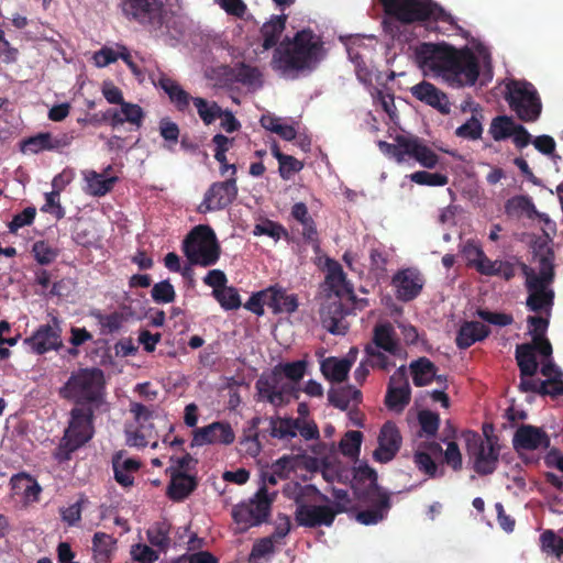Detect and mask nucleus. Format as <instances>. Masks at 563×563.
I'll list each match as a JSON object with an SVG mask.
<instances>
[{"instance_id":"f257e3e1","label":"nucleus","mask_w":563,"mask_h":563,"mask_svg":"<svg viewBox=\"0 0 563 563\" xmlns=\"http://www.w3.org/2000/svg\"><path fill=\"white\" fill-rule=\"evenodd\" d=\"M553 258L552 249H533L531 264L522 265L526 275V284L529 291L527 307L529 310L538 313L528 318L529 334L532 336L533 344H521L516 349V360L520 368L521 376H533L538 369V363L534 356V350L551 361L552 346L544 338L549 327V318L553 306L554 292L551 288L553 280Z\"/></svg>"},{"instance_id":"f03ea898","label":"nucleus","mask_w":563,"mask_h":563,"mask_svg":"<svg viewBox=\"0 0 563 563\" xmlns=\"http://www.w3.org/2000/svg\"><path fill=\"white\" fill-rule=\"evenodd\" d=\"M415 56L423 71L442 76L452 87L473 86L478 79L479 62L468 46L424 42L416 47Z\"/></svg>"},{"instance_id":"7ed1b4c3","label":"nucleus","mask_w":563,"mask_h":563,"mask_svg":"<svg viewBox=\"0 0 563 563\" xmlns=\"http://www.w3.org/2000/svg\"><path fill=\"white\" fill-rule=\"evenodd\" d=\"M323 43L310 29L286 36L275 48L272 64L283 73H298L316 68L322 58Z\"/></svg>"},{"instance_id":"20e7f679","label":"nucleus","mask_w":563,"mask_h":563,"mask_svg":"<svg viewBox=\"0 0 563 563\" xmlns=\"http://www.w3.org/2000/svg\"><path fill=\"white\" fill-rule=\"evenodd\" d=\"M385 18L383 27L393 37L398 36L400 26L416 22L441 21L456 29L454 18L432 0H379Z\"/></svg>"},{"instance_id":"39448f33","label":"nucleus","mask_w":563,"mask_h":563,"mask_svg":"<svg viewBox=\"0 0 563 563\" xmlns=\"http://www.w3.org/2000/svg\"><path fill=\"white\" fill-rule=\"evenodd\" d=\"M148 77L154 86L164 90L177 111L183 113L187 112L190 102H192L205 125H210L221 118L222 108L216 101L190 96L176 80L168 77L162 70L150 71Z\"/></svg>"},{"instance_id":"423d86ee","label":"nucleus","mask_w":563,"mask_h":563,"mask_svg":"<svg viewBox=\"0 0 563 563\" xmlns=\"http://www.w3.org/2000/svg\"><path fill=\"white\" fill-rule=\"evenodd\" d=\"M106 379L103 372L99 368H81L74 372L60 394L76 402L90 404L99 408L104 402Z\"/></svg>"},{"instance_id":"0eeeda50","label":"nucleus","mask_w":563,"mask_h":563,"mask_svg":"<svg viewBox=\"0 0 563 563\" xmlns=\"http://www.w3.org/2000/svg\"><path fill=\"white\" fill-rule=\"evenodd\" d=\"M505 99L517 117L534 122L542 111V102L536 87L526 80H511L506 86Z\"/></svg>"},{"instance_id":"6e6552de","label":"nucleus","mask_w":563,"mask_h":563,"mask_svg":"<svg viewBox=\"0 0 563 563\" xmlns=\"http://www.w3.org/2000/svg\"><path fill=\"white\" fill-rule=\"evenodd\" d=\"M374 343L375 346L369 345L365 350L371 365L383 369L396 366L390 357H401L404 352L390 324L380 323L375 327Z\"/></svg>"},{"instance_id":"1a4fd4ad","label":"nucleus","mask_w":563,"mask_h":563,"mask_svg":"<svg viewBox=\"0 0 563 563\" xmlns=\"http://www.w3.org/2000/svg\"><path fill=\"white\" fill-rule=\"evenodd\" d=\"M170 463L166 470L170 477L167 495L174 501H181L197 487V479L192 474L196 461L189 454H185L176 459L170 457Z\"/></svg>"},{"instance_id":"9d476101","label":"nucleus","mask_w":563,"mask_h":563,"mask_svg":"<svg viewBox=\"0 0 563 563\" xmlns=\"http://www.w3.org/2000/svg\"><path fill=\"white\" fill-rule=\"evenodd\" d=\"M274 496L275 494L260 487L252 498L233 507L232 517L235 523L241 526V530L258 526L268 518Z\"/></svg>"},{"instance_id":"9b49d317","label":"nucleus","mask_w":563,"mask_h":563,"mask_svg":"<svg viewBox=\"0 0 563 563\" xmlns=\"http://www.w3.org/2000/svg\"><path fill=\"white\" fill-rule=\"evenodd\" d=\"M130 411L135 424H129L125 428L126 444L137 449L145 448L150 440L157 437L154 424V418H157V415L155 416L153 410L139 402H132Z\"/></svg>"},{"instance_id":"f8f14e48","label":"nucleus","mask_w":563,"mask_h":563,"mask_svg":"<svg viewBox=\"0 0 563 563\" xmlns=\"http://www.w3.org/2000/svg\"><path fill=\"white\" fill-rule=\"evenodd\" d=\"M470 459L474 470L479 474H490L496 468L498 449L492 438L482 439L477 433H464Z\"/></svg>"},{"instance_id":"ddd939ff","label":"nucleus","mask_w":563,"mask_h":563,"mask_svg":"<svg viewBox=\"0 0 563 563\" xmlns=\"http://www.w3.org/2000/svg\"><path fill=\"white\" fill-rule=\"evenodd\" d=\"M123 13L150 31L159 30L166 12L162 0H120Z\"/></svg>"},{"instance_id":"4468645a","label":"nucleus","mask_w":563,"mask_h":563,"mask_svg":"<svg viewBox=\"0 0 563 563\" xmlns=\"http://www.w3.org/2000/svg\"><path fill=\"white\" fill-rule=\"evenodd\" d=\"M93 435L92 411L90 408L76 407L70 411L68 428L62 439V446L73 452Z\"/></svg>"},{"instance_id":"2eb2a0df","label":"nucleus","mask_w":563,"mask_h":563,"mask_svg":"<svg viewBox=\"0 0 563 563\" xmlns=\"http://www.w3.org/2000/svg\"><path fill=\"white\" fill-rule=\"evenodd\" d=\"M318 265L325 271L327 296L356 303L352 285L346 280L341 265L330 257H319Z\"/></svg>"},{"instance_id":"dca6fc26","label":"nucleus","mask_w":563,"mask_h":563,"mask_svg":"<svg viewBox=\"0 0 563 563\" xmlns=\"http://www.w3.org/2000/svg\"><path fill=\"white\" fill-rule=\"evenodd\" d=\"M541 374L545 380H534L532 376H521L520 388L523 391H538L543 395H563V372L552 362L548 361L541 366Z\"/></svg>"},{"instance_id":"f3484780","label":"nucleus","mask_w":563,"mask_h":563,"mask_svg":"<svg viewBox=\"0 0 563 563\" xmlns=\"http://www.w3.org/2000/svg\"><path fill=\"white\" fill-rule=\"evenodd\" d=\"M238 178L229 177L224 181L213 183L205 194L201 211L223 210L229 207L238 197Z\"/></svg>"},{"instance_id":"a211bd4d","label":"nucleus","mask_w":563,"mask_h":563,"mask_svg":"<svg viewBox=\"0 0 563 563\" xmlns=\"http://www.w3.org/2000/svg\"><path fill=\"white\" fill-rule=\"evenodd\" d=\"M24 344L36 354L59 350L63 346L59 320L53 317L51 323L38 327L30 338L24 340Z\"/></svg>"},{"instance_id":"6ab92c4d","label":"nucleus","mask_w":563,"mask_h":563,"mask_svg":"<svg viewBox=\"0 0 563 563\" xmlns=\"http://www.w3.org/2000/svg\"><path fill=\"white\" fill-rule=\"evenodd\" d=\"M235 440V433L227 422H212L194 431L191 446L207 444L229 445Z\"/></svg>"},{"instance_id":"aec40b11","label":"nucleus","mask_w":563,"mask_h":563,"mask_svg":"<svg viewBox=\"0 0 563 563\" xmlns=\"http://www.w3.org/2000/svg\"><path fill=\"white\" fill-rule=\"evenodd\" d=\"M410 400V386L406 377V368L400 365L391 375L386 395V406L389 410L401 412Z\"/></svg>"},{"instance_id":"412c9836","label":"nucleus","mask_w":563,"mask_h":563,"mask_svg":"<svg viewBox=\"0 0 563 563\" xmlns=\"http://www.w3.org/2000/svg\"><path fill=\"white\" fill-rule=\"evenodd\" d=\"M393 286L398 299L409 301L421 292L424 286V278L417 268L408 267L400 269L393 277Z\"/></svg>"},{"instance_id":"4be33fe9","label":"nucleus","mask_w":563,"mask_h":563,"mask_svg":"<svg viewBox=\"0 0 563 563\" xmlns=\"http://www.w3.org/2000/svg\"><path fill=\"white\" fill-rule=\"evenodd\" d=\"M512 443L516 451L522 454L547 450L550 446V438L541 428L523 424L516 430Z\"/></svg>"},{"instance_id":"5701e85b","label":"nucleus","mask_w":563,"mask_h":563,"mask_svg":"<svg viewBox=\"0 0 563 563\" xmlns=\"http://www.w3.org/2000/svg\"><path fill=\"white\" fill-rule=\"evenodd\" d=\"M320 319L323 328L332 334H344L347 330L342 300L336 297L325 296L320 308Z\"/></svg>"},{"instance_id":"b1692460","label":"nucleus","mask_w":563,"mask_h":563,"mask_svg":"<svg viewBox=\"0 0 563 563\" xmlns=\"http://www.w3.org/2000/svg\"><path fill=\"white\" fill-rule=\"evenodd\" d=\"M256 389L262 399L274 406H282L286 401V396L290 394L292 388L285 384L279 375L271 373L262 375L257 379Z\"/></svg>"},{"instance_id":"393cba45","label":"nucleus","mask_w":563,"mask_h":563,"mask_svg":"<svg viewBox=\"0 0 563 563\" xmlns=\"http://www.w3.org/2000/svg\"><path fill=\"white\" fill-rule=\"evenodd\" d=\"M367 499L371 507L366 510L360 511L356 515V519L362 525H376L387 516L390 509L389 495L375 487L368 492Z\"/></svg>"},{"instance_id":"a878e982","label":"nucleus","mask_w":563,"mask_h":563,"mask_svg":"<svg viewBox=\"0 0 563 563\" xmlns=\"http://www.w3.org/2000/svg\"><path fill=\"white\" fill-rule=\"evenodd\" d=\"M334 517L335 511L329 505L298 504L296 509V521L303 527L331 526Z\"/></svg>"},{"instance_id":"bb28decb","label":"nucleus","mask_w":563,"mask_h":563,"mask_svg":"<svg viewBox=\"0 0 563 563\" xmlns=\"http://www.w3.org/2000/svg\"><path fill=\"white\" fill-rule=\"evenodd\" d=\"M401 444V435L394 422L387 421L378 435V448L374 451V459L386 463L394 459Z\"/></svg>"},{"instance_id":"cd10ccee","label":"nucleus","mask_w":563,"mask_h":563,"mask_svg":"<svg viewBox=\"0 0 563 563\" xmlns=\"http://www.w3.org/2000/svg\"><path fill=\"white\" fill-rule=\"evenodd\" d=\"M411 95L419 101L437 109L442 114L451 111L450 102L445 92L429 81H421L410 88Z\"/></svg>"},{"instance_id":"c85d7f7f","label":"nucleus","mask_w":563,"mask_h":563,"mask_svg":"<svg viewBox=\"0 0 563 563\" xmlns=\"http://www.w3.org/2000/svg\"><path fill=\"white\" fill-rule=\"evenodd\" d=\"M468 262L474 265L477 271L486 275H500L506 279L514 276V268L509 263L501 261H490L481 249H465Z\"/></svg>"},{"instance_id":"c756f323","label":"nucleus","mask_w":563,"mask_h":563,"mask_svg":"<svg viewBox=\"0 0 563 563\" xmlns=\"http://www.w3.org/2000/svg\"><path fill=\"white\" fill-rule=\"evenodd\" d=\"M357 356V349L353 347L350 350L347 355L343 358L328 357L321 362L320 369L324 377L334 383L343 382L352 364L355 362Z\"/></svg>"},{"instance_id":"7c9ffc66","label":"nucleus","mask_w":563,"mask_h":563,"mask_svg":"<svg viewBox=\"0 0 563 563\" xmlns=\"http://www.w3.org/2000/svg\"><path fill=\"white\" fill-rule=\"evenodd\" d=\"M112 466L115 481L123 487L134 483V475L140 467V462L126 456L123 452L117 453L112 459Z\"/></svg>"},{"instance_id":"2f4dec72","label":"nucleus","mask_w":563,"mask_h":563,"mask_svg":"<svg viewBox=\"0 0 563 563\" xmlns=\"http://www.w3.org/2000/svg\"><path fill=\"white\" fill-rule=\"evenodd\" d=\"M405 147L407 156L417 161L421 166L430 169L437 166L439 156L420 137L408 135V143Z\"/></svg>"},{"instance_id":"473e14b6","label":"nucleus","mask_w":563,"mask_h":563,"mask_svg":"<svg viewBox=\"0 0 563 563\" xmlns=\"http://www.w3.org/2000/svg\"><path fill=\"white\" fill-rule=\"evenodd\" d=\"M117 539L104 532L92 537V560L95 563H110L117 552Z\"/></svg>"},{"instance_id":"72a5a7b5","label":"nucleus","mask_w":563,"mask_h":563,"mask_svg":"<svg viewBox=\"0 0 563 563\" xmlns=\"http://www.w3.org/2000/svg\"><path fill=\"white\" fill-rule=\"evenodd\" d=\"M268 308L274 313H292L298 308V298L294 294L277 287L267 288Z\"/></svg>"},{"instance_id":"f704fd0d","label":"nucleus","mask_w":563,"mask_h":563,"mask_svg":"<svg viewBox=\"0 0 563 563\" xmlns=\"http://www.w3.org/2000/svg\"><path fill=\"white\" fill-rule=\"evenodd\" d=\"M287 16L285 14L282 15H273L269 21L265 22L261 27V35L263 38V48L271 49L273 47H277V43L280 40L283 32L286 29Z\"/></svg>"},{"instance_id":"c9c22d12","label":"nucleus","mask_w":563,"mask_h":563,"mask_svg":"<svg viewBox=\"0 0 563 563\" xmlns=\"http://www.w3.org/2000/svg\"><path fill=\"white\" fill-rule=\"evenodd\" d=\"M11 485L14 494L21 495L26 503L36 501L42 490L40 484L25 473L14 475Z\"/></svg>"},{"instance_id":"e433bc0d","label":"nucleus","mask_w":563,"mask_h":563,"mask_svg":"<svg viewBox=\"0 0 563 563\" xmlns=\"http://www.w3.org/2000/svg\"><path fill=\"white\" fill-rule=\"evenodd\" d=\"M84 177L87 184L86 192L95 197L106 196L118 181L117 176L104 178L102 174L96 170H86Z\"/></svg>"},{"instance_id":"4c0bfd02","label":"nucleus","mask_w":563,"mask_h":563,"mask_svg":"<svg viewBox=\"0 0 563 563\" xmlns=\"http://www.w3.org/2000/svg\"><path fill=\"white\" fill-rule=\"evenodd\" d=\"M488 335L486 325L478 321H471L464 323L457 334L456 343L460 347L466 349L477 341L485 339Z\"/></svg>"},{"instance_id":"58836bf2","label":"nucleus","mask_w":563,"mask_h":563,"mask_svg":"<svg viewBox=\"0 0 563 563\" xmlns=\"http://www.w3.org/2000/svg\"><path fill=\"white\" fill-rule=\"evenodd\" d=\"M181 246H219V244L211 227L198 224L189 231Z\"/></svg>"},{"instance_id":"ea45409f","label":"nucleus","mask_w":563,"mask_h":563,"mask_svg":"<svg viewBox=\"0 0 563 563\" xmlns=\"http://www.w3.org/2000/svg\"><path fill=\"white\" fill-rule=\"evenodd\" d=\"M410 369L416 386L429 385L433 379L442 382V377L437 376L434 365L426 357L412 362Z\"/></svg>"},{"instance_id":"a19ab883","label":"nucleus","mask_w":563,"mask_h":563,"mask_svg":"<svg viewBox=\"0 0 563 563\" xmlns=\"http://www.w3.org/2000/svg\"><path fill=\"white\" fill-rule=\"evenodd\" d=\"M298 426L296 419L273 418L271 420V435L280 440H289L297 435Z\"/></svg>"},{"instance_id":"79ce46f5","label":"nucleus","mask_w":563,"mask_h":563,"mask_svg":"<svg viewBox=\"0 0 563 563\" xmlns=\"http://www.w3.org/2000/svg\"><path fill=\"white\" fill-rule=\"evenodd\" d=\"M276 542L274 538H263L257 540L250 553L249 562L250 563H264L267 562L274 554Z\"/></svg>"},{"instance_id":"37998d69","label":"nucleus","mask_w":563,"mask_h":563,"mask_svg":"<svg viewBox=\"0 0 563 563\" xmlns=\"http://www.w3.org/2000/svg\"><path fill=\"white\" fill-rule=\"evenodd\" d=\"M408 143V135L398 134L395 137V143H388L386 141H379L378 147L379 150L390 156L394 157L397 163H402L406 159L407 153H406V145Z\"/></svg>"},{"instance_id":"c03bdc74","label":"nucleus","mask_w":563,"mask_h":563,"mask_svg":"<svg viewBox=\"0 0 563 563\" xmlns=\"http://www.w3.org/2000/svg\"><path fill=\"white\" fill-rule=\"evenodd\" d=\"M235 81L245 86H255L261 84L262 74L257 67L240 63L233 70Z\"/></svg>"},{"instance_id":"a18cd8bd","label":"nucleus","mask_w":563,"mask_h":563,"mask_svg":"<svg viewBox=\"0 0 563 563\" xmlns=\"http://www.w3.org/2000/svg\"><path fill=\"white\" fill-rule=\"evenodd\" d=\"M515 126L510 117L499 115L493 119L489 132L495 141H501L512 135Z\"/></svg>"},{"instance_id":"49530a36","label":"nucleus","mask_w":563,"mask_h":563,"mask_svg":"<svg viewBox=\"0 0 563 563\" xmlns=\"http://www.w3.org/2000/svg\"><path fill=\"white\" fill-rule=\"evenodd\" d=\"M541 550L560 559L563 555V538L552 530H545L540 536Z\"/></svg>"},{"instance_id":"de8ad7c7","label":"nucleus","mask_w":563,"mask_h":563,"mask_svg":"<svg viewBox=\"0 0 563 563\" xmlns=\"http://www.w3.org/2000/svg\"><path fill=\"white\" fill-rule=\"evenodd\" d=\"M21 151L23 153L38 154L43 151H51L49 132H40L22 141Z\"/></svg>"},{"instance_id":"09e8293b","label":"nucleus","mask_w":563,"mask_h":563,"mask_svg":"<svg viewBox=\"0 0 563 563\" xmlns=\"http://www.w3.org/2000/svg\"><path fill=\"white\" fill-rule=\"evenodd\" d=\"M188 260L192 264L209 266L219 258V249H185Z\"/></svg>"},{"instance_id":"8fccbe9b","label":"nucleus","mask_w":563,"mask_h":563,"mask_svg":"<svg viewBox=\"0 0 563 563\" xmlns=\"http://www.w3.org/2000/svg\"><path fill=\"white\" fill-rule=\"evenodd\" d=\"M363 435L360 431H347L339 443L343 455L354 459L358 455Z\"/></svg>"},{"instance_id":"3c124183","label":"nucleus","mask_w":563,"mask_h":563,"mask_svg":"<svg viewBox=\"0 0 563 563\" xmlns=\"http://www.w3.org/2000/svg\"><path fill=\"white\" fill-rule=\"evenodd\" d=\"M158 129L161 136L167 143L166 148L173 151L174 146L178 143L180 134L178 124L168 117H165L159 120Z\"/></svg>"},{"instance_id":"603ef678","label":"nucleus","mask_w":563,"mask_h":563,"mask_svg":"<svg viewBox=\"0 0 563 563\" xmlns=\"http://www.w3.org/2000/svg\"><path fill=\"white\" fill-rule=\"evenodd\" d=\"M212 294L224 310H234L241 306L240 296L233 287L225 286Z\"/></svg>"},{"instance_id":"864d4df0","label":"nucleus","mask_w":563,"mask_h":563,"mask_svg":"<svg viewBox=\"0 0 563 563\" xmlns=\"http://www.w3.org/2000/svg\"><path fill=\"white\" fill-rule=\"evenodd\" d=\"M410 180L422 186H445L449 183V177L440 173H429L426 170L415 172L409 176Z\"/></svg>"},{"instance_id":"5fc2aeb1","label":"nucleus","mask_w":563,"mask_h":563,"mask_svg":"<svg viewBox=\"0 0 563 563\" xmlns=\"http://www.w3.org/2000/svg\"><path fill=\"white\" fill-rule=\"evenodd\" d=\"M534 208L531 198L526 196H516L507 200L505 210L508 216H520L529 213Z\"/></svg>"},{"instance_id":"6e6d98bb","label":"nucleus","mask_w":563,"mask_h":563,"mask_svg":"<svg viewBox=\"0 0 563 563\" xmlns=\"http://www.w3.org/2000/svg\"><path fill=\"white\" fill-rule=\"evenodd\" d=\"M130 556L136 563H154L158 560V553L145 543L132 544Z\"/></svg>"},{"instance_id":"4d7b16f0","label":"nucleus","mask_w":563,"mask_h":563,"mask_svg":"<svg viewBox=\"0 0 563 563\" xmlns=\"http://www.w3.org/2000/svg\"><path fill=\"white\" fill-rule=\"evenodd\" d=\"M483 133V126L479 119L473 114L464 124L459 126L455 134L467 140H478Z\"/></svg>"},{"instance_id":"13d9d810","label":"nucleus","mask_w":563,"mask_h":563,"mask_svg":"<svg viewBox=\"0 0 563 563\" xmlns=\"http://www.w3.org/2000/svg\"><path fill=\"white\" fill-rule=\"evenodd\" d=\"M278 173L282 179L289 180L296 173L303 168V163L296 157L286 154L278 162Z\"/></svg>"},{"instance_id":"bf43d9fd","label":"nucleus","mask_w":563,"mask_h":563,"mask_svg":"<svg viewBox=\"0 0 563 563\" xmlns=\"http://www.w3.org/2000/svg\"><path fill=\"white\" fill-rule=\"evenodd\" d=\"M120 107L121 113L124 117L123 120L132 125H135L136 129H140L145 118L143 109L136 103L126 101L122 102Z\"/></svg>"},{"instance_id":"052dcab7","label":"nucleus","mask_w":563,"mask_h":563,"mask_svg":"<svg viewBox=\"0 0 563 563\" xmlns=\"http://www.w3.org/2000/svg\"><path fill=\"white\" fill-rule=\"evenodd\" d=\"M151 294L153 300L158 303L173 302L176 297L174 286L168 280H163L155 284Z\"/></svg>"},{"instance_id":"680f3d73","label":"nucleus","mask_w":563,"mask_h":563,"mask_svg":"<svg viewBox=\"0 0 563 563\" xmlns=\"http://www.w3.org/2000/svg\"><path fill=\"white\" fill-rule=\"evenodd\" d=\"M415 463L417 467L430 477H435L439 474L438 465L433 462L430 454L421 448L415 453Z\"/></svg>"},{"instance_id":"e2e57ef3","label":"nucleus","mask_w":563,"mask_h":563,"mask_svg":"<svg viewBox=\"0 0 563 563\" xmlns=\"http://www.w3.org/2000/svg\"><path fill=\"white\" fill-rule=\"evenodd\" d=\"M147 538L151 544L161 550H165L169 545L168 528L164 523L151 527L147 530Z\"/></svg>"},{"instance_id":"0e129e2a","label":"nucleus","mask_w":563,"mask_h":563,"mask_svg":"<svg viewBox=\"0 0 563 563\" xmlns=\"http://www.w3.org/2000/svg\"><path fill=\"white\" fill-rule=\"evenodd\" d=\"M300 459L296 455H284L274 462L271 466L279 477L286 478L299 465Z\"/></svg>"},{"instance_id":"69168bd1","label":"nucleus","mask_w":563,"mask_h":563,"mask_svg":"<svg viewBox=\"0 0 563 563\" xmlns=\"http://www.w3.org/2000/svg\"><path fill=\"white\" fill-rule=\"evenodd\" d=\"M41 210L53 214L57 220L65 217V210L59 202V190L45 194V203Z\"/></svg>"},{"instance_id":"338daca9","label":"nucleus","mask_w":563,"mask_h":563,"mask_svg":"<svg viewBox=\"0 0 563 563\" xmlns=\"http://www.w3.org/2000/svg\"><path fill=\"white\" fill-rule=\"evenodd\" d=\"M36 216L35 207H26L21 212L16 213L9 223L10 232L15 233L19 229L33 223Z\"/></svg>"},{"instance_id":"774afa93","label":"nucleus","mask_w":563,"mask_h":563,"mask_svg":"<svg viewBox=\"0 0 563 563\" xmlns=\"http://www.w3.org/2000/svg\"><path fill=\"white\" fill-rule=\"evenodd\" d=\"M419 422L421 426V433H424L427 437H432L437 433L439 428V416L431 411L424 410L419 413Z\"/></svg>"}]
</instances>
